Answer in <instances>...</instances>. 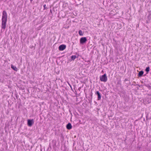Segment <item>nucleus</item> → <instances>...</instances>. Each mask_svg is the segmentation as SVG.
<instances>
[{
    "mask_svg": "<svg viewBox=\"0 0 151 151\" xmlns=\"http://www.w3.org/2000/svg\"><path fill=\"white\" fill-rule=\"evenodd\" d=\"M27 125L29 127H31L34 123V121L33 119H29L27 120Z\"/></svg>",
    "mask_w": 151,
    "mask_h": 151,
    "instance_id": "obj_4",
    "label": "nucleus"
},
{
    "mask_svg": "<svg viewBox=\"0 0 151 151\" xmlns=\"http://www.w3.org/2000/svg\"><path fill=\"white\" fill-rule=\"evenodd\" d=\"M32 1V0H30V1L31 2Z\"/></svg>",
    "mask_w": 151,
    "mask_h": 151,
    "instance_id": "obj_16",
    "label": "nucleus"
},
{
    "mask_svg": "<svg viewBox=\"0 0 151 151\" xmlns=\"http://www.w3.org/2000/svg\"><path fill=\"white\" fill-rule=\"evenodd\" d=\"M70 86L71 87V88H72L71 86L70 85Z\"/></svg>",
    "mask_w": 151,
    "mask_h": 151,
    "instance_id": "obj_17",
    "label": "nucleus"
},
{
    "mask_svg": "<svg viewBox=\"0 0 151 151\" xmlns=\"http://www.w3.org/2000/svg\"><path fill=\"white\" fill-rule=\"evenodd\" d=\"M148 88L149 90L148 91V95L150 96H151V86H149Z\"/></svg>",
    "mask_w": 151,
    "mask_h": 151,
    "instance_id": "obj_10",
    "label": "nucleus"
},
{
    "mask_svg": "<svg viewBox=\"0 0 151 151\" xmlns=\"http://www.w3.org/2000/svg\"><path fill=\"white\" fill-rule=\"evenodd\" d=\"M150 67H147L145 69V71L147 72V73H148L149 71L150 70Z\"/></svg>",
    "mask_w": 151,
    "mask_h": 151,
    "instance_id": "obj_12",
    "label": "nucleus"
},
{
    "mask_svg": "<svg viewBox=\"0 0 151 151\" xmlns=\"http://www.w3.org/2000/svg\"><path fill=\"white\" fill-rule=\"evenodd\" d=\"M144 73V72L142 70L139 71L138 73V76L139 77H141L142 76Z\"/></svg>",
    "mask_w": 151,
    "mask_h": 151,
    "instance_id": "obj_9",
    "label": "nucleus"
},
{
    "mask_svg": "<svg viewBox=\"0 0 151 151\" xmlns=\"http://www.w3.org/2000/svg\"><path fill=\"white\" fill-rule=\"evenodd\" d=\"M96 94L98 96V100H100L101 99V96L100 93L99 91H97L96 92Z\"/></svg>",
    "mask_w": 151,
    "mask_h": 151,
    "instance_id": "obj_6",
    "label": "nucleus"
},
{
    "mask_svg": "<svg viewBox=\"0 0 151 151\" xmlns=\"http://www.w3.org/2000/svg\"><path fill=\"white\" fill-rule=\"evenodd\" d=\"M66 45H62L59 47V49L60 50L62 51L65 49Z\"/></svg>",
    "mask_w": 151,
    "mask_h": 151,
    "instance_id": "obj_5",
    "label": "nucleus"
},
{
    "mask_svg": "<svg viewBox=\"0 0 151 151\" xmlns=\"http://www.w3.org/2000/svg\"><path fill=\"white\" fill-rule=\"evenodd\" d=\"M100 80L101 81L106 82L107 81V78L106 73L104 74L102 76H100Z\"/></svg>",
    "mask_w": 151,
    "mask_h": 151,
    "instance_id": "obj_2",
    "label": "nucleus"
},
{
    "mask_svg": "<svg viewBox=\"0 0 151 151\" xmlns=\"http://www.w3.org/2000/svg\"><path fill=\"white\" fill-rule=\"evenodd\" d=\"M78 33L80 35L83 36V33L82 32L81 30H80L79 31Z\"/></svg>",
    "mask_w": 151,
    "mask_h": 151,
    "instance_id": "obj_11",
    "label": "nucleus"
},
{
    "mask_svg": "<svg viewBox=\"0 0 151 151\" xmlns=\"http://www.w3.org/2000/svg\"><path fill=\"white\" fill-rule=\"evenodd\" d=\"M45 6H46V5L45 4V5H44V7L45 9Z\"/></svg>",
    "mask_w": 151,
    "mask_h": 151,
    "instance_id": "obj_15",
    "label": "nucleus"
},
{
    "mask_svg": "<svg viewBox=\"0 0 151 151\" xmlns=\"http://www.w3.org/2000/svg\"><path fill=\"white\" fill-rule=\"evenodd\" d=\"M128 81V79H125L124 80V81Z\"/></svg>",
    "mask_w": 151,
    "mask_h": 151,
    "instance_id": "obj_14",
    "label": "nucleus"
},
{
    "mask_svg": "<svg viewBox=\"0 0 151 151\" xmlns=\"http://www.w3.org/2000/svg\"><path fill=\"white\" fill-rule=\"evenodd\" d=\"M71 59L72 60H74V59L76 58V55H72L71 56Z\"/></svg>",
    "mask_w": 151,
    "mask_h": 151,
    "instance_id": "obj_13",
    "label": "nucleus"
},
{
    "mask_svg": "<svg viewBox=\"0 0 151 151\" xmlns=\"http://www.w3.org/2000/svg\"><path fill=\"white\" fill-rule=\"evenodd\" d=\"M66 128L67 129L70 130L72 128V126L70 123H68L66 126Z\"/></svg>",
    "mask_w": 151,
    "mask_h": 151,
    "instance_id": "obj_7",
    "label": "nucleus"
},
{
    "mask_svg": "<svg viewBox=\"0 0 151 151\" xmlns=\"http://www.w3.org/2000/svg\"><path fill=\"white\" fill-rule=\"evenodd\" d=\"M7 19V13L5 11H4L2 12V19L1 28L4 29L6 28V24Z\"/></svg>",
    "mask_w": 151,
    "mask_h": 151,
    "instance_id": "obj_1",
    "label": "nucleus"
},
{
    "mask_svg": "<svg viewBox=\"0 0 151 151\" xmlns=\"http://www.w3.org/2000/svg\"><path fill=\"white\" fill-rule=\"evenodd\" d=\"M32 47H34L33 46H32Z\"/></svg>",
    "mask_w": 151,
    "mask_h": 151,
    "instance_id": "obj_18",
    "label": "nucleus"
},
{
    "mask_svg": "<svg viewBox=\"0 0 151 151\" xmlns=\"http://www.w3.org/2000/svg\"><path fill=\"white\" fill-rule=\"evenodd\" d=\"M11 67L14 71H17V69L16 66H14L13 65H11Z\"/></svg>",
    "mask_w": 151,
    "mask_h": 151,
    "instance_id": "obj_8",
    "label": "nucleus"
},
{
    "mask_svg": "<svg viewBox=\"0 0 151 151\" xmlns=\"http://www.w3.org/2000/svg\"><path fill=\"white\" fill-rule=\"evenodd\" d=\"M87 41V40L86 37H82L80 39V43L81 44H83L85 43Z\"/></svg>",
    "mask_w": 151,
    "mask_h": 151,
    "instance_id": "obj_3",
    "label": "nucleus"
}]
</instances>
